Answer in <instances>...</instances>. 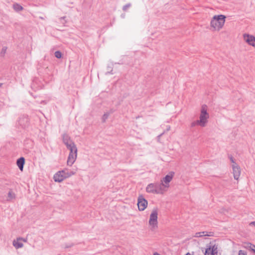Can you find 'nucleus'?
Wrapping results in <instances>:
<instances>
[{
  "label": "nucleus",
  "mask_w": 255,
  "mask_h": 255,
  "mask_svg": "<svg viewBox=\"0 0 255 255\" xmlns=\"http://www.w3.org/2000/svg\"><path fill=\"white\" fill-rule=\"evenodd\" d=\"M66 139L64 138L65 144L66 145L67 148L70 150L67 162L68 165L71 166L74 163L77 158V149L73 142L70 141V143L68 144V143L66 141Z\"/></svg>",
  "instance_id": "f257e3e1"
},
{
  "label": "nucleus",
  "mask_w": 255,
  "mask_h": 255,
  "mask_svg": "<svg viewBox=\"0 0 255 255\" xmlns=\"http://www.w3.org/2000/svg\"><path fill=\"white\" fill-rule=\"evenodd\" d=\"M226 16L224 15H214L211 21V26L214 30H219L224 25L225 22Z\"/></svg>",
  "instance_id": "f03ea898"
},
{
  "label": "nucleus",
  "mask_w": 255,
  "mask_h": 255,
  "mask_svg": "<svg viewBox=\"0 0 255 255\" xmlns=\"http://www.w3.org/2000/svg\"><path fill=\"white\" fill-rule=\"evenodd\" d=\"M175 173L173 171H170L165 177L160 181V194L163 193L168 190L169 187V182L172 180Z\"/></svg>",
  "instance_id": "7ed1b4c3"
},
{
  "label": "nucleus",
  "mask_w": 255,
  "mask_h": 255,
  "mask_svg": "<svg viewBox=\"0 0 255 255\" xmlns=\"http://www.w3.org/2000/svg\"><path fill=\"white\" fill-rule=\"evenodd\" d=\"M158 211L153 210L151 213L149 219V229L150 231H155L158 228Z\"/></svg>",
  "instance_id": "20e7f679"
},
{
  "label": "nucleus",
  "mask_w": 255,
  "mask_h": 255,
  "mask_svg": "<svg viewBox=\"0 0 255 255\" xmlns=\"http://www.w3.org/2000/svg\"><path fill=\"white\" fill-rule=\"evenodd\" d=\"M207 106L206 105H202L199 120H198L199 123H200V126L201 127H205L206 126L208 123V119L209 118V115L207 113Z\"/></svg>",
  "instance_id": "39448f33"
},
{
  "label": "nucleus",
  "mask_w": 255,
  "mask_h": 255,
  "mask_svg": "<svg viewBox=\"0 0 255 255\" xmlns=\"http://www.w3.org/2000/svg\"><path fill=\"white\" fill-rule=\"evenodd\" d=\"M74 174V172H73L69 173L64 170L59 171L54 174L53 178L55 182H60L64 179L68 178Z\"/></svg>",
  "instance_id": "423d86ee"
},
{
  "label": "nucleus",
  "mask_w": 255,
  "mask_h": 255,
  "mask_svg": "<svg viewBox=\"0 0 255 255\" xmlns=\"http://www.w3.org/2000/svg\"><path fill=\"white\" fill-rule=\"evenodd\" d=\"M147 201L142 196L140 195L138 198L137 206L139 211L144 210L147 206Z\"/></svg>",
  "instance_id": "0eeeda50"
},
{
  "label": "nucleus",
  "mask_w": 255,
  "mask_h": 255,
  "mask_svg": "<svg viewBox=\"0 0 255 255\" xmlns=\"http://www.w3.org/2000/svg\"><path fill=\"white\" fill-rule=\"evenodd\" d=\"M232 167L234 178L236 180H238L241 175V168L238 164H233Z\"/></svg>",
  "instance_id": "6e6552de"
},
{
  "label": "nucleus",
  "mask_w": 255,
  "mask_h": 255,
  "mask_svg": "<svg viewBox=\"0 0 255 255\" xmlns=\"http://www.w3.org/2000/svg\"><path fill=\"white\" fill-rule=\"evenodd\" d=\"M244 40L250 45L255 47V37L249 34H244Z\"/></svg>",
  "instance_id": "1a4fd4ad"
},
{
  "label": "nucleus",
  "mask_w": 255,
  "mask_h": 255,
  "mask_svg": "<svg viewBox=\"0 0 255 255\" xmlns=\"http://www.w3.org/2000/svg\"><path fill=\"white\" fill-rule=\"evenodd\" d=\"M27 242L26 239L19 238L13 241V245L16 249L22 248L23 246V243Z\"/></svg>",
  "instance_id": "9d476101"
},
{
  "label": "nucleus",
  "mask_w": 255,
  "mask_h": 255,
  "mask_svg": "<svg viewBox=\"0 0 255 255\" xmlns=\"http://www.w3.org/2000/svg\"><path fill=\"white\" fill-rule=\"evenodd\" d=\"M158 188L157 185L150 184L146 187V191L149 193H155L157 192Z\"/></svg>",
  "instance_id": "9b49d317"
},
{
  "label": "nucleus",
  "mask_w": 255,
  "mask_h": 255,
  "mask_svg": "<svg viewBox=\"0 0 255 255\" xmlns=\"http://www.w3.org/2000/svg\"><path fill=\"white\" fill-rule=\"evenodd\" d=\"M25 159L23 157H20L16 161V164L21 171L23 170Z\"/></svg>",
  "instance_id": "f8f14e48"
},
{
  "label": "nucleus",
  "mask_w": 255,
  "mask_h": 255,
  "mask_svg": "<svg viewBox=\"0 0 255 255\" xmlns=\"http://www.w3.org/2000/svg\"><path fill=\"white\" fill-rule=\"evenodd\" d=\"M14 9L16 11H20L23 9V7L18 3H15L13 5Z\"/></svg>",
  "instance_id": "ddd939ff"
},
{
  "label": "nucleus",
  "mask_w": 255,
  "mask_h": 255,
  "mask_svg": "<svg viewBox=\"0 0 255 255\" xmlns=\"http://www.w3.org/2000/svg\"><path fill=\"white\" fill-rule=\"evenodd\" d=\"M14 198H15L14 193L12 191L10 190L8 193V199L9 200H11V199H14Z\"/></svg>",
  "instance_id": "4468645a"
},
{
  "label": "nucleus",
  "mask_w": 255,
  "mask_h": 255,
  "mask_svg": "<svg viewBox=\"0 0 255 255\" xmlns=\"http://www.w3.org/2000/svg\"><path fill=\"white\" fill-rule=\"evenodd\" d=\"M212 248L210 246L208 248H207L204 253V255H210L211 253H212Z\"/></svg>",
  "instance_id": "2eb2a0df"
},
{
  "label": "nucleus",
  "mask_w": 255,
  "mask_h": 255,
  "mask_svg": "<svg viewBox=\"0 0 255 255\" xmlns=\"http://www.w3.org/2000/svg\"><path fill=\"white\" fill-rule=\"evenodd\" d=\"M205 232H197L195 234V237H200L203 236H207V234H206Z\"/></svg>",
  "instance_id": "dca6fc26"
},
{
  "label": "nucleus",
  "mask_w": 255,
  "mask_h": 255,
  "mask_svg": "<svg viewBox=\"0 0 255 255\" xmlns=\"http://www.w3.org/2000/svg\"><path fill=\"white\" fill-rule=\"evenodd\" d=\"M212 253L210 255H217L218 251H217V247L216 246H214L212 247Z\"/></svg>",
  "instance_id": "f3484780"
},
{
  "label": "nucleus",
  "mask_w": 255,
  "mask_h": 255,
  "mask_svg": "<svg viewBox=\"0 0 255 255\" xmlns=\"http://www.w3.org/2000/svg\"><path fill=\"white\" fill-rule=\"evenodd\" d=\"M64 138L66 139V141L68 143V144L70 143V141L72 142V141H71V140L70 139L69 136L67 135H64L63 136V141L65 143Z\"/></svg>",
  "instance_id": "a211bd4d"
},
{
  "label": "nucleus",
  "mask_w": 255,
  "mask_h": 255,
  "mask_svg": "<svg viewBox=\"0 0 255 255\" xmlns=\"http://www.w3.org/2000/svg\"><path fill=\"white\" fill-rule=\"evenodd\" d=\"M197 125L200 126V123H199V122L198 120L194 121L191 124V127H194Z\"/></svg>",
  "instance_id": "6ab92c4d"
},
{
  "label": "nucleus",
  "mask_w": 255,
  "mask_h": 255,
  "mask_svg": "<svg viewBox=\"0 0 255 255\" xmlns=\"http://www.w3.org/2000/svg\"><path fill=\"white\" fill-rule=\"evenodd\" d=\"M229 157V158L230 159V161H231L232 163H233V164H237L235 161V159L234 158V157H233L232 155H229L228 156Z\"/></svg>",
  "instance_id": "aec40b11"
},
{
  "label": "nucleus",
  "mask_w": 255,
  "mask_h": 255,
  "mask_svg": "<svg viewBox=\"0 0 255 255\" xmlns=\"http://www.w3.org/2000/svg\"><path fill=\"white\" fill-rule=\"evenodd\" d=\"M55 56L58 58H60L62 56V54L61 53V52H60L59 51H56L55 52Z\"/></svg>",
  "instance_id": "412c9836"
},
{
  "label": "nucleus",
  "mask_w": 255,
  "mask_h": 255,
  "mask_svg": "<svg viewBox=\"0 0 255 255\" xmlns=\"http://www.w3.org/2000/svg\"><path fill=\"white\" fill-rule=\"evenodd\" d=\"M250 248L249 250H251L255 253V245L251 244V245H250Z\"/></svg>",
  "instance_id": "4be33fe9"
},
{
  "label": "nucleus",
  "mask_w": 255,
  "mask_h": 255,
  "mask_svg": "<svg viewBox=\"0 0 255 255\" xmlns=\"http://www.w3.org/2000/svg\"><path fill=\"white\" fill-rule=\"evenodd\" d=\"M250 245H251L250 243H245L244 245V247L247 249L250 250Z\"/></svg>",
  "instance_id": "5701e85b"
},
{
  "label": "nucleus",
  "mask_w": 255,
  "mask_h": 255,
  "mask_svg": "<svg viewBox=\"0 0 255 255\" xmlns=\"http://www.w3.org/2000/svg\"><path fill=\"white\" fill-rule=\"evenodd\" d=\"M247 255V253L245 251L243 250H240L239 252V255Z\"/></svg>",
  "instance_id": "b1692460"
},
{
  "label": "nucleus",
  "mask_w": 255,
  "mask_h": 255,
  "mask_svg": "<svg viewBox=\"0 0 255 255\" xmlns=\"http://www.w3.org/2000/svg\"><path fill=\"white\" fill-rule=\"evenodd\" d=\"M6 47L3 48L2 49V51H1V53L3 55H4L5 53H6Z\"/></svg>",
  "instance_id": "393cba45"
},
{
  "label": "nucleus",
  "mask_w": 255,
  "mask_h": 255,
  "mask_svg": "<svg viewBox=\"0 0 255 255\" xmlns=\"http://www.w3.org/2000/svg\"><path fill=\"white\" fill-rule=\"evenodd\" d=\"M250 224L254 225L255 226V221L251 222Z\"/></svg>",
  "instance_id": "a878e982"
},
{
  "label": "nucleus",
  "mask_w": 255,
  "mask_h": 255,
  "mask_svg": "<svg viewBox=\"0 0 255 255\" xmlns=\"http://www.w3.org/2000/svg\"><path fill=\"white\" fill-rule=\"evenodd\" d=\"M170 126H168L167 128V130H169V129H170Z\"/></svg>",
  "instance_id": "bb28decb"
},
{
  "label": "nucleus",
  "mask_w": 255,
  "mask_h": 255,
  "mask_svg": "<svg viewBox=\"0 0 255 255\" xmlns=\"http://www.w3.org/2000/svg\"><path fill=\"white\" fill-rule=\"evenodd\" d=\"M153 255H159L157 253H155Z\"/></svg>",
  "instance_id": "cd10ccee"
},
{
  "label": "nucleus",
  "mask_w": 255,
  "mask_h": 255,
  "mask_svg": "<svg viewBox=\"0 0 255 255\" xmlns=\"http://www.w3.org/2000/svg\"><path fill=\"white\" fill-rule=\"evenodd\" d=\"M185 255H191L189 253H187Z\"/></svg>",
  "instance_id": "c85d7f7f"
},
{
  "label": "nucleus",
  "mask_w": 255,
  "mask_h": 255,
  "mask_svg": "<svg viewBox=\"0 0 255 255\" xmlns=\"http://www.w3.org/2000/svg\"><path fill=\"white\" fill-rule=\"evenodd\" d=\"M163 133H164V132L160 133V136H161L162 135V134Z\"/></svg>",
  "instance_id": "c756f323"
}]
</instances>
